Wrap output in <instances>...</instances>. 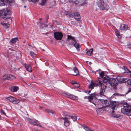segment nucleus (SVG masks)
Segmentation results:
<instances>
[{"label": "nucleus", "mask_w": 131, "mask_h": 131, "mask_svg": "<svg viewBox=\"0 0 131 131\" xmlns=\"http://www.w3.org/2000/svg\"><path fill=\"white\" fill-rule=\"evenodd\" d=\"M10 10L7 9H5L0 11V15L2 16H4V18H10Z\"/></svg>", "instance_id": "f257e3e1"}, {"label": "nucleus", "mask_w": 131, "mask_h": 131, "mask_svg": "<svg viewBox=\"0 0 131 131\" xmlns=\"http://www.w3.org/2000/svg\"><path fill=\"white\" fill-rule=\"evenodd\" d=\"M97 96L96 93H94L90 95L89 96H86L84 97V99H88L89 101L93 103V102L97 100Z\"/></svg>", "instance_id": "f03ea898"}, {"label": "nucleus", "mask_w": 131, "mask_h": 131, "mask_svg": "<svg viewBox=\"0 0 131 131\" xmlns=\"http://www.w3.org/2000/svg\"><path fill=\"white\" fill-rule=\"evenodd\" d=\"M102 83V81L97 80L94 82L92 81H91L90 84L88 86L89 88L92 89L94 88L96 86L101 85Z\"/></svg>", "instance_id": "7ed1b4c3"}, {"label": "nucleus", "mask_w": 131, "mask_h": 131, "mask_svg": "<svg viewBox=\"0 0 131 131\" xmlns=\"http://www.w3.org/2000/svg\"><path fill=\"white\" fill-rule=\"evenodd\" d=\"M98 7L102 10H108L109 8L108 6L105 3H104L103 0H101L98 2Z\"/></svg>", "instance_id": "20e7f679"}, {"label": "nucleus", "mask_w": 131, "mask_h": 131, "mask_svg": "<svg viewBox=\"0 0 131 131\" xmlns=\"http://www.w3.org/2000/svg\"><path fill=\"white\" fill-rule=\"evenodd\" d=\"M75 41L76 40L74 37L70 35L68 36L67 42L68 43L69 46H71V45H73L75 43Z\"/></svg>", "instance_id": "39448f33"}, {"label": "nucleus", "mask_w": 131, "mask_h": 131, "mask_svg": "<svg viewBox=\"0 0 131 131\" xmlns=\"http://www.w3.org/2000/svg\"><path fill=\"white\" fill-rule=\"evenodd\" d=\"M6 99L7 101L12 102L14 104H17L19 102V100L13 96L7 97Z\"/></svg>", "instance_id": "423d86ee"}, {"label": "nucleus", "mask_w": 131, "mask_h": 131, "mask_svg": "<svg viewBox=\"0 0 131 131\" xmlns=\"http://www.w3.org/2000/svg\"><path fill=\"white\" fill-rule=\"evenodd\" d=\"M100 101L103 104V107L102 108H100L99 109L100 111L102 110L104 111L105 110V107L108 106H109V104L108 102L106 100L100 99Z\"/></svg>", "instance_id": "0eeeda50"}, {"label": "nucleus", "mask_w": 131, "mask_h": 131, "mask_svg": "<svg viewBox=\"0 0 131 131\" xmlns=\"http://www.w3.org/2000/svg\"><path fill=\"white\" fill-rule=\"evenodd\" d=\"M62 94L63 96L69 98L72 100H77L78 99L77 96L72 94H70L68 93H62Z\"/></svg>", "instance_id": "6e6552de"}, {"label": "nucleus", "mask_w": 131, "mask_h": 131, "mask_svg": "<svg viewBox=\"0 0 131 131\" xmlns=\"http://www.w3.org/2000/svg\"><path fill=\"white\" fill-rule=\"evenodd\" d=\"M108 82L112 86H113L114 89H116V86L117 83L116 80L114 78H111L108 80Z\"/></svg>", "instance_id": "1a4fd4ad"}, {"label": "nucleus", "mask_w": 131, "mask_h": 131, "mask_svg": "<svg viewBox=\"0 0 131 131\" xmlns=\"http://www.w3.org/2000/svg\"><path fill=\"white\" fill-rule=\"evenodd\" d=\"M63 36L61 32H56L54 33V37L57 40H61Z\"/></svg>", "instance_id": "9d476101"}, {"label": "nucleus", "mask_w": 131, "mask_h": 131, "mask_svg": "<svg viewBox=\"0 0 131 131\" xmlns=\"http://www.w3.org/2000/svg\"><path fill=\"white\" fill-rule=\"evenodd\" d=\"M70 118L68 117V118L67 117H65L62 119L64 120V125L66 126H68L70 125Z\"/></svg>", "instance_id": "9b49d317"}, {"label": "nucleus", "mask_w": 131, "mask_h": 131, "mask_svg": "<svg viewBox=\"0 0 131 131\" xmlns=\"http://www.w3.org/2000/svg\"><path fill=\"white\" fill-rule=\"evenodd\" d=\"M116 79L119 83H124L126 81V79L121 76H118L116 78Z\"/></svg>", "instance_id": "f8f14e48"}, {"label": "nucleus", "mask_w": 131, "mask_h": 131, "mask_svg": "<svg viewBox=\"0 0 131 131\" xmlns=\"http://www.w3.org/2000/svg\"><path fill=\"white\" fill-rule=\"evenodd\" d=\"M106 88V86L104 84H102L101 86V90L99 93L100 95H103L105 91V90Z\"/></svg>", "instance_id": "ddd939ff"}, {"label": "nucleus", "mask_w": 131, "mask_h": 131, "mask_svg": "<svg viewBox=\"0 0 131 131\" xmlns=\"http://www.w3.org/2000/svg\"><path fill=\"white\" fill-rule=\"evenodd\" d=\"M111 104L112 105V108L113 110H116L115 108H117L118 107V103L115 101H112L111 102Z\"/></svg>", "instance_id": "4468645a"}, {"label": "nucleus", "mask_w": 131, "mask_h": 131, "mask_svg": "<svg viewBox=\"0 0 131 131\" xmlns=\"http://www.w3.org/2000/svg\"><path fill=\"white\" fill-rule=\"evenodd\" d=\"M5 75H5V77L6 76V77L3 78V80H12L15 78L14 75L12 74H8L6 76H5Z\"/></svg>", "instance_id": "2eb2a0df"}, {"label": "nucleus", "mask_w": 131, "mask_h": 131, "mask_svg": "<svg viewBox=\"0 0 131 131\" xmlns=\"http://www.w3.org/2000/svg\"><path fill=\"white\" fill-rule=\"evenodd\" d=\"M24 65L26 70L29 72H32V69L31 66L29 65L26 64V63H24Z\"/></svg>", "instance_id": "dca6fc26"}, {"label": "nucleus", "mask_w": 131, "mask_h": 131, "mask_svg": "<svg viewBox=\"0 0 131 131\" xmlns=\"http://www.w3.org/2000/svg\"><path fill=\"white\" fill-rule=\"evenodd\" d=\"M128 28V26L125 24H122L120 26V29L121 30H127Z\"/></svg>", "instance_id": "f3484780"}, {"label": "nucleus", "mask_w": 131, "mask_h": 131, "mask_svg": "<svg viewBox=\"0 0 131 131\" xmlns=\"http://www.w3.org/2000/svg\"><path fill=\"white\" fill-rule=\"evenodd\" d=\"M74 16H75V19H76L77 21H81V20H80V16L79 13L77 12H75L74 14Z\"/></svg>", "instance_id": "a211bd4d"}, {"label": "nucleus", "mask_w": 131, "mask_h": 131, "mask_svg": "<svg viewBox=\"0 0 131 131\" xmlns=\"http://www.w3.org/2000/svg\"><path fill=\"white\" fill-rule=\"evenodd\" d=\"M29 122L32 124L34 125H38V122L37 121H35L34 120L30 119L29 121Z\"/></svg>", "instance_id": "6ab92c4d"}, {"label": "nucleus", "mask_w": 131, "mask_h": 131, "mask_svg": "<svg viewBox=\"0 0 131 131\" xmlns=\"http://www.w3.org/2000/svg\"><path fill=\"white\" fill-rule=\"evenodd\" d=\"M18 89V88L17 86H13L11 88L10 90L12 92H16Z\"/></svg>", "instance_id": "aec40b11"}, {"label": "nucleus", "mask_w": 131, "mask_h": 131, "mask_svg": "<svg viewBox=\"0 0 131 131\" xmlns=\"http://www.w3.org/2000/svg\"><path fill=\"white\" fill-rule=\"evenodd\" d=\"M18 39V38L17 37L13 38L10 40V42L12 43H14L17 41Z\"/></svg>", "instance_id": "412c9836"}, {"label": "nucleus", "mask_w": 131, "mask_h": 131, "mask_svg": "<svg viewBox=\"0 0 131 131\" xmlns=\"http://www.w3.org/2000/svg\"><path fill=\"white\" fill-rule=\"evenodd\" d=\"M80 45L78 43L76 42V41H75V43L73 45V46H74L78 51H79V50Z\"/></svg>", "instance_id": "4be33fe9"}, {"label": "nucleus", "mask_w": 131, "mask_h": 131, "mask_svg": "<svg viewBox=\"0 0 131 131\" xmlns=\"http://www.w3.org/2000/svg\"><path fill=\"white\" fill-rule=\"evenodd\" d=\"M126 115L131 116V106H129L128 108L127 109Z\"/></svg>", "instance_id": "5701e85b"}, {"label": "nucleus", "mask_w": 131, "mask_h": 131, "mask_svg": "<svg viewBox=\"0 0 131 131\" xmlns=\"http://www.w3.org/2000/svg\"><path fill=\"white\" fill-rule=\"evenodd\" d=\"M123 107L124 108H125L128 109L129 106H131L129 105L127 103L125 102L123 104Z\"/></svg>", "instance_id": "b1692460"}, {"label": "nucleus", "mask_w": 131, "mask_h": 131, "mask_svg": "<svg viewBox=\"0 0 131 131\" xmlns=\"http://www.w3.org/2000/svg\"><path fill=\"white\" fill-rule=\"evenodd\" d=\"M127 108H122L121 109V112L124 114L126 115L127 112Z\"/></svg>", "instance_id": "393cba45"}, {"label": "nucleus", "mask_w": 131, "mask_h": 131, "mask_svg": "<svg viewBox=\"0 0 131 131\" xmlns=\"http://www.w3.org/2000/svg\"><path fill=\"white\" fill-rule=\"evenodd\" d=\"M93 51V49H90L88 51H87L86 52V55L88 56H90L92 54V52Z\"/></svg>", "instance_id": "a878e982"}, {"label": "nucleus", "mask_w": 131, "mask_h": 131, "mask_svg": "<svg viewBox=\"0 0 131 131\" xmlns=\"http://www.w3.org/2000/svg\"><path fill=\"white\" fill-rule=\"evenodd\" d=\"M114 111H113L112 112V116L113 117H121V116H119V115H117L115 114L114 113Z\"/></svg>", "instance_id": "bb28decb"}, {"label": "nucleus", "mask_w": 131, "mask_h": 131, "mask_svg": "<svg viewBox=\"0 0 131 131\" xmlns=\"http://www.w3.org/2000/svg\"><path fill=\"white\" fill-rule=\"evenodd\" d=\"M70 118H71L74 121H76L77 119V117L75 116H68Z\"/></svg>", "instance_id": "cd10ccee"}, {"label": "nucleus", "mask_w": 131, "mask_h": 131, "mask_svg": "<svg viewBox=\"0 0 131 131\" xmlns=\"http://www.w3.org/2000/svg\"><path fill=\"white\" fill-rule=\"evenodd\" d=\"M107 76L104 77L103 80L102 82H103L104 83H106L109 80Z\"/></svg>", "instance_id": "c85d7f7f"}, {"label": "nucleus", "mask_w": 131, "mask_h": 131, "mask_svg": "<svg viewBox=\"0 0 131 131\" xmlns=\"http://www.w3.org/2000/svg\"><path fill=\"white\" fill-rule=\"evenodd\" d=\"M73 71L74 73V74L73 75H77L78 74V71L77 68H74L73 69Z\"/></svg>", "instance_id": "c756f323"}, {"label": "nucleus", "mask_w": 131, "mask_h": 131, "mask_svg": "<svg viewBox=\"0 0 131 131\" xmlns=\"http://www.w3.org/2000/svg\"><path fill=\"white\" fill-rule=\"evenodd\" d=\"M72 84H73L75 87L80 88L79 87H80V84H79L74 82L72 83Z\"/></svg>", "instance_id": "7c9ffc66"}, {"label": "nucleus", "mask_w": 131, "mask_h": 131, "mask_svg": "<svg viewBox=\"0 0 131 131\" xmlns=\"http://www.w3.org/2000/svg\"><path fill=\"white\" fill-rule=\"evenodd\" d=\"M46 112H47L48 113H52V114H54V112H53L52 111L49 110H46Z\"/></svg>", "instance_id": "2f4dec72"}, {"label": "nucleus", "mask_w": 131, "mask_h": 131, "mask_svg": "<svg viewBox=\"0 0 131 131\" xmlns=\"http://www.w3.org/2000/svg\"><path fill=\"white\" fill-rule=\"evenodd\" d=\"M30 53L31 56L32 57H35L36 56V54L32 51H30Z\"/></svg>", "instance_id": "473e14b6"}, {"label": "nucleus", "mask_w": 131, "mask_h": 131, "mask_svg": "<svg viewBox=\"0 0 131 131\" xmlns=\"http://www.w3.org/2000/svg\"><path fill=\"white\" fill-rule=\"evenodd\" d=\"M126 82L128 85H131V79H129L127 80H126Z\"/></svg>", "instance_id": "72a5a7b5"}, {"label": "nucleus", "mask_w": 131, "mask_h": 131, "mask_svg": "<svg viewBox=\"0 0 131 131\" xmlns=\"http://www.w3.org/2000/svg\"><path fill=\"white\" fill-rule=\"evenodd\" d=\"M115 33L116 35L117 36H119L120 35V33L119 31L118 30H116L115 31Z\"/></svg>", "instance_id": "f704fd0d"}, {"label": "nucleus", "mask_w": 131, "mask_h": 131, "mask_svg": "<svg viewBox=\"0 0 131 131\" xmlns=\"http://www.w3.org/2000/svg\"><path fill=\"white\" fill-rule=\"evenodd\" d=\"M1 113L3 115H4L6 116V113L2 109H1Z\"/></svg>", "instance_id": "c9c22d12"}, {"label": "nucleus", "mask_w": 131, "mask_h": 131, "mask_svg": "<svg viewBox=\"0 0 131 131\" xmlns=\"http://www.w3.org/2000/svg\"><path fill=\"white\" fill-rule=\"evenodd\" d=\"M127 46L129 48H131V42H128Z\"/></svg>", "instance_id": "e433bc0d"}, {"label": "nucleus", "mask_w": 131, "mask_h": 131, "mask_svg": "<svg viewBox=\"0 0 131 131\" xmlns=\"http://www.w3.org/2000/svg\"><path fill=\"white\" fill-rule=\"evenodd\" d=\"M46 0H42V2L41 3L42 5H44L45 3Z\"/></svg>", "instance_id": "4c0bfd02"}, {"label": "nucleus", "mask_w": 131, "mask_h": 131, "mask_svg": "<svg viewBox=\"0 0 131 131\" xmlns=\"http://www.w3.org/2000/svg\"><path fill=\"white\" fill-rule=\"evenodd\" d=\"M99 74L101 77H103L104 76V72L103 71H102L99 73Z\"/></svg>", "instance_id": "58836bf2"}, {"label": "nucleus", "mask_w": 131, "mask_h": 131, "mask_svg": "<svg viewBox=\"0 0 131 131\" xmlns=\"http://www.w3.org/2000/svg\"><path fill=\"white\" fill-rule=\"evenodd\" d=\"M68 2L70 3H75V1H73L72 0H68Z\"/></svg>", "instance_id": "ea45409f"}, {"label": "nucleus", "mask_w": 131, "mask_h": 131, "mask_svg": "<svg viewBox=\"0 0 131 131\" xmlns=\"http://www.w3.org/2000/svg\"><path fill=\"white\" fill-rule=\"evenodd\" d=\"M127 70V72H129L130 73V74H129V76L130 77H131V71H129L128 69L127 68H126Z\"/></svg>", "instance_id": "a19ab883"}, {"label": "nucleus", "mask_w": 131, "mask_h": 131, "mask_svg": "<svg viewBox=\"0 0 131 131\" xmlns=\"http://www.w3.org/2000/svg\"><path fill=\"white\" fill-rule=\"evenodd\" d=\"M86 3V2L85 1L83 2V4H81V6H83L84 5H85Z\"/></svg>", "instance_id": "79ce46f5"}, {"label": "nucleus", "mask_w": 131, "mask_h": 131, "mask_svg": "<svg viewBox=\"0 0 131 131\" xmlns=\"http://www.w3.org/2000/svg\"><path fill=\"white\" fill-rule=\"evenodd\" d=\"M131 91V88H129V90H128V92H130Z\"/></svg>", "instance_id": "37998d69"}, {"label": "nucleus", "mask_w": 131, "mask_h": 131, "mask_svg": "<svg viewBox=\"0 0 131 131\" xmlns=\"http://www.w3.org/2000/svg\"><path fill=\"white\" fill-rule=\"evenodd\" d=\"M88 91V94H89L91 92L90 91Z\"/></svg>", "instance_id": "c03bdc74"}, {"label": "nucleus", "mask_w": 131, "mask_h": 131, "mask_svg": "<svg viewBox=\"0 0 131 131\" xmlns=\"http://www.w3.org/2000/svg\"><path fill=\"white\" fill-rule=\"evenodd\" d=\"M130 68L131 69V63L130 64Z\"/></svg>", "instance_id": "a18cd8bd"}, {"label": "nucleus", "mask_w": 131, "mask_h": 131, "mask_svg": "<svg viewBox=\"0 0 131 131\" xmlns=\"http://www.w3.org/2000/svg\"><path fill=\"white\" fill-rule=\"evenodd\" d=\"M2 24L3 25V24H4V25H6V24L5 23H4V24H3L2 23Z\"/></svg>", "instance_id": "49530a36"}, {"label": "nucleus", "mask_w": 131, "mask_h": 131, "mask_svg": "<svg viewBox=\"0 0 131 131\" xmlns=\"http://www.w3.org/2000/svg\"><path fill=\"white\" fill-rule=\"evenodd\" d=\"M1 119V116L0 115V119Z\"/></svg>", "instance_id": "de8ad7c7"}, {"label": "nucleus", "mask_w": 131, "mask_h": 131, "mask_svg": "<svg viewBox=\"0 0 131 131\" xmlns=\"http://www.w3.org/2000/svg\"><path fill=\"white\" fill-rule=\"evenodd\" d=\"M75 25V26H77V25H76H76Z\"/></svg>", "instance_id": "09e8293b"}, {"label": "nucleus", "mask_w": 131, "mask_h": 131, "mask_svg": "<svg viewBox=\"0 0 131 131\" xmlns=\"http://www.w3.org/2000/svg\"><path fill=\"white\" fill-rule=\"evenodd\" d=\"M42 50H43V51H45V50H44V49H43Z\"/></svg>", "instance_id": "8fccbe9b"}, {"label": "nucleus", "mask_w": 131, "mask_h": 131, "mask_svg": "<svg viewBox=\"0 0 131 131\" xmlns=\"http://www.w3.org/2000/svg\"><path fill=\"white\" fill-rule=\"evenodd\" d=\"M39 126H41V125H39Z\"/></svg>", "instance_id": "3c124183"}, {"label": "nucleus", "mask_w": 131, "mask_h": 131, "mask_svg": "<svg viewBox=\"0 0 131 131\" xmlns=\"http://www.w3.org/2000/svg\"><path fill=\"white\" fill-rule=\"evenodd\" d=\"M41 18H40V20H41Z\"/></svg>", "instance_id": "603ef678"}]
</instances>
